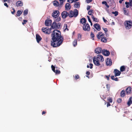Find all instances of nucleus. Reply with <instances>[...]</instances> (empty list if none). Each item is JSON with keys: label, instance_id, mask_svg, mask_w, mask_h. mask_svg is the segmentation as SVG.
I'll return each mask as SVG.
<instances>
[{"label": "nucleus", "instance_id": "nucleus-50", "mask_svg": "<svg viewBox=\"0 0 132 132\" xmlns=\"http://www.w3.org/2000/svg\"><path fill=\"white\" fill-rule=\"evenodd\" d=\"M87 18H88V20L89 21V22H91V20H90L89 17L88 16H87Z\"/></svg>", "mask_w": 132, "mask_h": 132}, {"label": "nucleus", "instance_id": "nucleus-49", "mask_svg": "<svg viewBox=\"0 0 132 132\" xmlns=\"http://www.w3.org/2000/svg\"><path fill=\"white\" fill-rule=\"evenodd\" d=\"M91 6L89 5L87 6V10H89Z\"/></svg>", "mask_w": 132, "mask_h": 132}, {"label": "nucleus", "instance_id": "nucleus-60", "mask_svg": "<svg viewBox=\"0 0 132 132\" xmlns=\"http://www.w3.org/2000/svg\"><path fill=\"white\" fill-rule=\"evenodd\" d=\"M46 113V112L45 111H43L42 112V114L43 115L44 114H45Z\"/></svg>", "mask_w": 132, "mask_h": 132}, {"label": "nucleus", "instance_id": "nucleus-53", "mask_svg": "<svg viewBox=\"0 0 132 132\" xmlns=\"http://www.w3.org/2000/svg\"><path fill=\"white\" fill-rule=\"evenodd\" d=\"M102 3L103 4H104L105 5L107 4L106 2L105 1H103Z\"/></svg>", "mask_w": 132, "mask_h": 132}, {"label": "nucleus", "instance_id": "nucleus-8", "mask_svg": "<svg viewBox=\"0 0 132 132\" xmlns=\"http://www.w3.org/2000/svg\"><path fill=\"white\" fill-rule=\"evenodd\" d=\"M51 29V28L50 29H47V28H43L42 29V31L45 33V34H49L51 32V29Z\"/></svg>", "mask_w": 132, "mask_h": 132}, {"label": "nucleus", "instance_id": "nucleus-56", "mask_svg": "<svg viewBox=\"0 0 132 132\" xmlns=\"http://www.w3.org/2000/svg\"><path fill=\"white\" fill-rule=\"evenodd\" d=\"M111 79L114 80V76H111Z\"/></svg>", "mask_w": 132, "mask_h": 132}, {"label": "nucleus", "instance_id": "nucleus-48", "mask_svg": "<svg viewBox=\"0 0 132 132\" xmlns=\"http://www.w3.org/2000/svg\"><path fill=\"white\" fill-rule=\"evenodd\" d=\"M103 21H104V22L105 23H106V22H108L107 20H106L105 19H104V17H103Z\"/></svg>", "mask_w": 132, "mask_h": 132}, {"label": "nucleus", "instance_id": "nucleus-51", "mask_svg": "<svg viewBox=\"0 0 132 132\" xmlns=\"http://www.w3.org/2000/svg\"><path fill=\"white\" fill-rule=\"evenodd\" d=\"M93 0H86L87 3H89L91 2Z\"/></svg>", "mask_w": 132, "mask_h": 132}, {"label": "nucleus", "instance_id": "nucleus-18", "mask_svg": "<svg viewBox=\"0 0 132 132\" xmlns=\"http://www.w3.org/2000/svg\"><path fill=\"white\" fill-rule=\"evenodd\" d=\"M114 72L115 74L114 76L115 77L119 76L121 73L117 69H115L114 70Z\"/></svg>", "mask_w": 132, "mask_h": 132}, {"label": "nucleus", "instance_id": "nucleus-24", "mask_svg": "<svg viewBox=\"0 0 132 132\" xmlns=\"http://www.w3.org/2000/svg\"><path fill=\"white\" fill-rule=\"evenodd\" d=\"M105 35H104V36L102 37V38L101 39V41L102 42L106 43L107 42L108 38L105 37Z\"/></svg>", "mask_w": 132, "mask_h": 132}, {"label": "nucleus", "instance_id": "nucleus-45", "mask_svg": "<svg viewBox=\"0 0 132 132\" xmlns=\"http://www.w3.org/2000/svg\"><path fill=\"white\" fill-rule=\"evenodd\" d=\"M103 29L105 33L106 34V33L108 31L107 29L106 28H103Z\"/></svg>", "mask_w": 132, "mask_h": 132}, {"label": "nucleus", "instance_id": "nucleus-55", "mask_svg": "<svg viewBox=\"0 0 132 132\" xmlns=\"http://www.w3.org/2000/svg\"><path fill=\"white\" fill-rule=\"evenodd\" d=\"M4 5L6 6V7H9V6L8 5H7V4L6 3H5L4 4Z\"/></svg>", "mask_w": 132, "mask_h": 132}, {"label": "nucleus", "instance_id": "nucleus-11", "mask_svg": "<svg viewBox=\"0 0 132 132\" xmlns=\"http://www.w3.org/2000/svg\"><path fill=\"white\" fill-rule=\"evenodd\" d=\"M61 15L63 19H65L68 16V14L67 12L65 11H64L62 13Z\"/></svg>", "mask_w": 132, "mask_h": 132}, {"label": "nucleus", "instance_id": "nucleus-41", "mask_svg": "<svg viewBox=\"0 0 132 132\" xmlns=\"http://www.w3.org/2000/svg\"><path fill=\"white\" fill-rule=\"evenodd\" d=\"M93 10H90L88 11V13L89 15H92V13L93 12Z\"/></svg>", "mask_w": 132, "mask_h": 132}, {"label": "nucleus", "instance_id": "nucleus-16", "mask_svg": "<svg viewBox=\"0 0 132 132\" xmlns=\"http://www.w3.org/2000/svg\"><path fill=\"white\" fill-rule=\"evenodd\" d=\"M94 57L93 59V61L94 64L98 66L100 65L99 61L98 60L95 59Z\"/></svg>", "mask_w": 132, "mask_h": 132}, {"label": "nucleus", "instance_id": "nucleus-29", "mask_svg": "<svg viewBox=\"0 0 132 132\" xmlns=\"http://www.w3.org/2000/svg\"><path fill=\"white\" fill-rule=\"evenodd\" d=\"M91 18L93 19V21L96 22H99V20L97 18H95L93 15H92Z\"/></svg>", "mask_w": 132, "mask_h": 132}, {"label": "nucleus", "instance_id": "nucleus-22", "mask_svg": "<svg viewBox=\"0 0 132 132\" xmlns=\"http://www.w3.org/2000/svg\"><path fill=\"white\" fill-rule=\"evenodd\" d=\"M16 5L17 7L21 6H23V3L21 1H19L16 2Z\"/></svg>", "mask_w": 132, "mask_h": 132}, {"label": "nucleus", "instance_id": "nucleus-36", "mask_svg": "<svg viewBox=\"0 0 132 132\" xmlns=\"http://www.w3.org/2000/svg\"><path fill=\"white\" fill-rule=\"evenodd\" d=\"M81 35L80 34H78V35L77 39L79 41L81 39Z\"/></svg>", "mask_w": 132, "mask_h": 132}, {"label": "nucleus", "instance_id": "nucleus-37", "mask_svg": "<svg viewBox=\"0 0 132 132\" xmlns=\"http://www.w3.org/2000/svg\"><path fill=\"white\" fill-rule=\"evenodd\" d=\"M73 44L74 46H75L77 45V40L76 39L75 40L73 43Z\"/></svg>", "mask_w": 132, "mask_h": 132}, {"label": "nucleus", "instance_id": "nucleus-43", "mask_svg": "<svg viewBox=\"0 0 132 132\" xmlns=\"http://www.w3.org/2000/svg\"><path fill=\"white\" fill-rule=\"evenodd\" d=\"M73 76L76 79H77L79 78V76L78 75H77L75 76Z\"/></svg>", "mask_w": 132, "mask_h": 132}, {"label": "nucleus", "instance_id": "nucleus-14", "mask_svg": "<svg viewBox=\"0 0 132 132\" xmlns=\"http://www.w3.org/2000/svg\"><path fill=\"white\" fill-rule=\"evenodd\" d=\"M106 63L107 66H111L112 64V61L111 59L107 58L106 61Z\"/></svg>", "mask_w": 132, "mask_h": 132}, {"label": "nucleus", "instance_id": "nucleus-57", "mask_svg": "<svg viewBox=\"0 0 132 132\" xmlns=\"http://www.w3.org/2000/svg\"><path fill=\"white\" fill-rule=\"evenodd\" d=\"M111 105L110 104V103L109 102H108L107 103V107H108V106H110Z\"/></svg>", "mask_w": 132, "mask_h": 132}, {"label": "nucleus", "instance_id": "nucleus-44", "mask_svg": "<svg viewBox=\"0 0 132 132\" xmlns=\"http://www.w3.org/2000/svg\"><path fill=\"white\" fill-rule=\"evenodd\" d=\"M122 99L121 98H118L117 99V101L118 103H120L121 102Z\"/></svg>", "mask_w": 132, "mask_h": 132}, {"label": "nucleus", "instance_id": "nucleus-32", "mask_svg": "<svg viewBox=\"0 0 132 132\" xmlns=\"http://www.w3.org/2000/svg\"><path fill=\"white\" fill-rule=\"evenodd\" d=\"M120 71L121 72H123L125 70V68L124 66H122L120 68Z\"/></svg>", "mask_w": 132, "mask_h": 132}, {"label": "nucleus", "instance_id": "nucleus-3", "mask_svg": "<svg viewBox=\"0 0 132 132\" xmlns=\"http://www.w3.org/2000/svg\"><path fill=\"white\" fill-rule=\"evenodd\" d=\"M68 16L70 18L76 17L78 15V11L76 9H75L73 11L71 10L68 13Z\"/></svg>", "mask_w": 132, "mask_h": 132}, {"label": "nucleus", "instance_id": "nucleus-61", "mask_svg": "<svg viewBox=\"0 0 132 132\" xmlns=\"http://www.w3.org/2000/svg\"><path fill=\"white\" fill-rule=\"evenodd\" d=\"M124 0H119V2L120 3H122V2Z\"/></svg>", "mask_w": 132, "mask_h": 132}, {"label": "nucleus", "instance_id": "nucleus-5", "mask_svg": "<svg viewBox=\"0 0 132 132\" xmlns=\"http://www.w3.org/2000/svg\"><path fill=\"white\" fill-rule=\"evenodd\" d=\"M125 26L126 28L128 29H130L132 27V22L131 21H126L125 22Z\"/></svg>", "mask_w": 132, "mask_h": 132}, {"label": "nucleus", "instance_id": "nucleus-15", "mask_svg": "<svg viewBox=\"0 0 132 132\" xmlns=\"http://www.w3.org/2000/svg\"><path fill=\"white\" fill-rule=\"evenodd\" d=\"M52 21L49 19H46L45 21V24L46 26H49L52 23Z\"/></svg>", "mask_w": 132, "mask_h": 132}, {"label": "nucleus", "instance_id": "nucleus-38", "mask_svg": "<svg viewBox=\"0 0 132 132\" xmlns=\"http://www.w3.org/2000/svg\"><path fill=\"white\" fill-rule=\"evenodd\" d=\"M77 1V0H68L67 2L69 3H72L73 2H75Z\"/></svg>", "mask_w": 132, "mask_h": 132}, {"label": "nucleus", "instance_id": "nucleus-1", "mask_svg": "<svg viewBox=\"0 0 132 132\" xmlns=\"http://www.w3.org/2000/svg\"><path fill=\"white\" fill-rule=\"evenodd\" d=\"M51 45L53 47H56L60 46L63 43L64 38L61 36V32L57 29L54 30L52 34Z\"/></svg>", "mask_w": 132, "mask_h": 132}, {"label": "nucleus", "instance_id": "nucleus-46", "mask_svg": "<svg viewBox=\"0 0 132 132\" xmlns=\"http://www.w3.org/2000/svg\"><path fill=\"white\" fill-rule=\"evenodd\" d=\"M23 22H22V24L23 25L25 24L28 21L26 20H23Z\"/></svg>", "mask_w": 132, "mask_h": 132}, {"label": "nucleus", "instance_id": "nucleus-27", "mask_svg": "<svg viewBox=\"0 0 132 132\" xmlns=\"http://www.w3.org/2000/svg\"><path fill=\"white\" fill-rule=\"evenodd\" d=\"M126 95L125 92V90H122L120 93V96L122 97H124Z\"/></svg>", "mask_w": 132, "mask_h": 132}, {"label": "nucleus", "instance_id": "nucleus-39", "mask_svg": "<svg viewBox=\"0 0 132 132\" xmlns=\"http://www.w3.org/2000/svg\"><path fill=\"white\" fill-rule=\"evenodd\" d=\"M64 28L65 29V30H67L68 31L69 30L67 28V24H64Z\"/></svg>", "mask_w": 132, "mask_h": 132}, {"label": "nucleus", "instance_id": "nucleus-20", "mask_svg": "<svg viewBox=\"0 0 132 132\" xmlns=\"http://www.w3.org/2000/svg\"><path fill=\"white\" fill-rule=\"evenodd\" d=\"M36 38L37 42L39 43L40 42L42 39V38L38 34H37L36 35Z\"/></svg>", "mask_w": 132, "mask_h": 132}, {"label": "nucleus", "instance_id": "nucleus-21", "mask_svg": "<svg viewBox=\"0 0 132 132\" xmlns=\"http://www.w3.org/2000/svg\"><path fill=\"white\" fill-rule=\"evenodd\" d=\"M95 52L97 54L100 53L102 52V49L101 48L98 47L95 49Z\"/></svg>", "mask_w": 132, "mask_h": 132}, {"label": "nucleus", "instance_id": "nucleus-25", "mask_svg": "<svg viewBox=\"0 0 132 132\" xmlns=\"http://www.w3.org/2000/svg\"><path fill=\"white\" fill-rule=\"evenodd\" d=\"M65 7L66 10H69L71 8L70 4L69 3H67L65 5Z\"/></svg>", "mask_w": 132, "mask_h": 132}, {"label": "nucleus", "instance_id": "nucleus-31", "mask_svg": "<svg viewBox=\"0 0 132 132\" xmlns=\"http://www.w3.org/2000/svg\"><path fill=\"white\" fill-rule=\"evenodd\" d=\"M107 100L108 102L112 103V97H109L107 98Z\"/></svg>", "mask_w": 132, "mask_h": 132}, {"label": "nucleus", "instance_id": "nucleus-58", "mask_svg": "<svg viewBox=\"0 0 132 132\" xmlns=\"http://www.w3.org/2000/svg\"><path fill=\"white\" fill-rule=\"evenodd\" d=\"M114 80L115 81H118V79L116 77L115 78H114Z\"/></svg>", "mask_w": 132, "mask_h": 132}, {"label": "nucleus", "instance_id": "nucleus-54", "mask_svg": "<svg viewBox=\"0 0 132 132\" xmlns=\"http://www.w3.org/2000/svg\"><path fill=\"white\" fill-rule=\"evenodd\" d=\"M90 72L89 71H87L86 72V74L87 75H89L90 74Z\"/></svg>", "mask_w": 132, "mask_h": 132}, {"label": "nucleus", "instance_id": "nucleus-42", "mask_svg": "<svg viewBox=\"0 0 132 132\" xmlns=\"http://www.w3.org/2000/svg\"><path fill=\"white\" fill-rule=\"evenodd\" d=\"M130 7L132 9V0H129Z\"/></svg>", "mask_w": 132, "mask_h": 132}, {"label": "nucleus", "instance_id": "nucleus-6", "mask_svg": "<svg viewBox=\"0 0 132 132\" xmlns=\"http://www.w3.org/2000/svg\"><path fill=\"white\" fill-rule=\"evenodd\" d=\"M56 22V21H54L53 22L51 26V29H57L59 28L60 26L59 23L57 24Z\"/></svg>", "mask_w": 132, "mask_h": 132}, {"label": "nucleus", "instance_id": "nucleus-52", "mask_svg": "<svg viewBox=\"0 0 132 132\" xmlns=\"http://www.w3.org/2000/svg\"><path fill=\"white\" fill-rule=\"evenodd\" d=\"M89 65H90V69H92L93 68V64L92 63H90L89 64Z\"/></svg>", "mask_w": 132, "mask_h": 132}, {"label": "nucleus", "instance_id": "nucleus-17", "mask_svg": "<svg viewBox=\"0 0 132 132\" xmlns=\"http://www.w3.org/2000/svg\"><path fill=\"white\" fill-rule=\"evenodd\" d=\"M131 88L130 87H129L127 88L126 90V92L127 95L131 94Z\"/></svg>", "mask_w": 132, "mask_h": 132}, {"label": "nucleus", "instance_id": "nucleus-30", "mask_svg": "<svg viewBox=\"0 0 132 132\" xmlns=\"http://www.w3.org/2000/svg\"><path fill=\"white\" fill-rule=\"evenodd\" d=\"M123 13L125 15H128L129 13L128 12H127V10H126V9L124 8L123 9Z\"/></svg>", "mask_w": 132, "mask_h": 132}, {"label": "nucleus", "instance_id": "nucleus-10", "mask_svg": "<svg viewBox=\"0 0 132 132\" xmlns=\"http://www.w3.org/2000/svg\"><path fill=\"white\" fill-rule=\"evenodd\" d=\"M51 67L52 69V71L54 72L56 74H59L60 73V71L58 70H55V67L53 65H52L51 66Z\"/></svg>", "mask_w": 132, "mask_h": 132}, {"label": "nucleus", "instance_id": "nucleus-35", "mask_svg": "<svg viewBox=\"0 0 132 132\" xmlns=\"http://www.w3.org/2000/svg\"><path fill=\"white\" fill-rule=\"evenodd\" d=\"M90 36L92 38V39L94 40V37H95V35L94 33L92 32H91Z\"/></svg>", "mask_w": 132, "mask_h": 132}, {"label": "nucleus", "instance_id": "nucleus-59", "mask_svg": "<svg viewBox=\"0 0 132 132\" xmlns=\"http://www.w3.org/2000/svg\"><path fill=\"white\" fill-rule=\"evenodd\" d=\"M110 76V75H109V76H105L106 78L108 80H109V78Z\"/></svg>", "mask_w": 132, "mask_h": 132}, {"label": "nucleus", "instance_id": "nucleus-19", "mask_svg": "<svg viewBox=\"0 0 132 132\" xmlns=\"http://www.w3.org/2000/svg\"><path fill=\"white\" fill-rule=\"evenodd\" d=\"M94 27L97 30L100 31L101 29V27L100 24L97 23L94 24Z\"/></svg>", "mask_w": 132, "mask_h": 132}, {"label": "nucleus", "instance_id": "nucleus-9", "mask_svg": "<svg viewBox=\"0 0 132 132\" xmlns=\"http://www.w3.org/2000/svg\"><path fill=\"white\" fill-rule=\"evenodd\" d=\"M83 27V29L84 31H89L90 30V27L88 24L87 23L85 25L84 24Z\"/></svg>", "mask_w": 132, "mask_h": 132}, {"label": "nucleus", "instance_id": "nucleus-2", "mask_svg": "<svg viewBox=\"0 0 132 132\" xmlns=\"http://www.w3.org/2000/svg\"><path fill=\"white\" fill-rule=\"evenodd\" d=\"M60 15L59 11L58 10H55L53 12L52 14V16L54 18L55 21L59 22L61 20V18L60 17H58Z\"/></svg>", "mask_w": 132, "mask_h": 132}, {"label": "nucleus", "instance_id": "nucleus-13", "mask_svg": "<svg viewBox=\"0 0 132 132\" xmlns=\"http://www.w3.org/2000/svg\"><path fill=\"white\" fill-rule=\"evenodd\" d=\"M102 53L103 54L106 56H108L110 54V52L109 51L104 49L102 50Z\"/></svg>", "mask_w": 132, "mask_h": 132}, {"label": "nucleus", "instance_id": "nucleus-63", "mask_svg": "<svg viewBox=\"0 0 132 132\" xmlns=\"http://www.w3.org/2000/svg\"><path fill=\"white\" fill-rule=\"evenodd\" d=\"M18 19L20 21H21L22 20V18L21 17H19L18 18Z\"/></svg>", "mask_w": 132, "mask_h": 132}, {"label": "nucleus", "instance_id": "nucleus-33", "mask_svg": "<svg viewBox=\"0 0 132 132\" xmlns=\"http://www.w3.org/2000/svg\"><path fill=\"white\" fill-rule=\"evenodd\" d=\"M22 13V12L20 10H18L17 11L16 15L17 16H20Z\"/></svg>", "mask_w": 132, "mask_h": 132}, {"label": "nucleus", "instance_id": "nucleus-23", "mask_svg": "<svg viewBox=\"0 0 132 132\" xmlns=\"http://www.w3.org/2000/svg\"><path fill=\"white\" fill-rule=\"evenodd\" d=\"M132 97L131 96L130 97L127 103V104L128 106H130L132 103Z\"/></svg>", "mask_w": 132, "mask_h": 132}, {"label": "nucleus", "instance_id": "nucleus-4", "mask_svg": "<svg viewBox=\"0 0 132 132\" xmlns=\"http://www.w3.org/2000/svg\"><path fill=\"white\" fill-rule=\"evenodd\" d=\"M60 2V3H59V2L55 0L53 2V5L56 7H61L63 4V3L65 2L66 0H59Z\"/></svg>", "mask_w": 132, "mask_h": 132}, {"label": "nucleus", "instance_id": "nucleus-47", "mask_svg": "<svg viewBox=\"0 0 132 132\" xmlns=\"http://www.w3.org/2000/svg\"><path fill=\"white\" fill-rule=\"evenodd\" d=\"M12 10H13V11H11V13L13 14H14V13L15 12V10L14 8H13Z\"/></svg>", "mask_w": 132, "mask_h": 132}, {"label": "nucleus", "instance_id": "nucleus-34", "mask_svg": "<svg viewBox=\"0 0 132 132\" xmlns=\"http://www.w3.org/2000/svg\"><path fill=\"white\" fill-rule=\"evenodd\" d=\"M28 10L27 9L25 10L24 11L23 15H24V16H25L28 14Z\"/></svg>", "mask_w": 132, "mask_h": 132}, {"label": "nucleus", "instance_id": "nucleus-7", "mask_svg": "<svg viewBox=\"0 0 132 132\" xmlns=\"http://www.w3.org/2000/svg\"><path fill=\"white\" fill-rule=\"evenodd\" d=\"M94 57L95 58V59L98 60L99 61L102 62L104 61V58L103 56L101 55H98L96 57L94 56Z\"/></svg>", "mask_w": 132, "mask_h": 132}, {"label": "nucleus", "instance_id": "nucleus-62", "mask_svg": "<svg viewBox=\"0 0 132 132\" xmlns=\"http://www.w3.org/2000/svg\"><path fill=\"white\" fill-rule=\"evenodd\" d=\"M125 4L126 5H128L129 4V3L128 2H125Z\"/></svg>", "mask_w": 132, "mask_h": 132}, {"label": "nucleus", "instance_id": "nucleus-40", "mask_svg": "<svg viewBox=\"0 0 132 132\" xmlns=\"http://www.w3.org/2000/svg\"><path fill=\"white\" fill-rule=\"evenodd\" d=\"M112 13L113 14H114L115 16H116L118 14V11H115V12H113Z\"/></svg>", "mask_w": 132, "mask_h": 132}, {"label": "nucleus", "instance_id": "nucleus-64", "mask_svg": "<svg viewBox=\"0 0 132 132\" xmlns=\"http://www.w3.org/2000/svg\"><path fill=\"white\" fill-rule=\"evenodd\" d=\"M105 5L106 6V7L108 8H109V6L108 5L107 3Z\"/></svg>", "mask_w": 132, "mask_h": 132}, {"label": "nucleus", "instance_id": "nucleus-26", "mask_svg": "<svg viewBox=\"0 0 132 132\" xmlns=\"http://www.w3.org/2000/svg\"><path fill=\"white\" fill-rule=\"evenodd\" d=\"M86 22V20L84 18H82L80 21V22L83 24H85Z\"/></svg>", "mask_w": 132, "mask_h": 132}, {"label": "nucleus", "instance_id": "nucleus-12", "mask_svg": "<svg viewBox=\"0 0 132 132\" xmlns=\"http://www.w3.org/2000/svg\"><path fill=\"white\" fill-rule=\"evenodd\" d=\"M104 35H105L103 33L101 32H99L96 35V37L98 39H101L102 38V37L104 36Z\"/></svg>", "mask_w": 132, "mask_h": 132}, {"label": "nucleus", "instance_id": "nucleus-28", "mask_svg": "<svg viewBox=\"0 0 132 132\" xmlns=\"http://www.w3.org/2000/svg\"><path fill=\"white\" fill-rule=\"evenodd\" d=\"M74 6L76 8H79L80 7V3L79 2H77L74 4Z\"/></svg>", "mask_w": 132, "mask_h": 132}]
</instances>
